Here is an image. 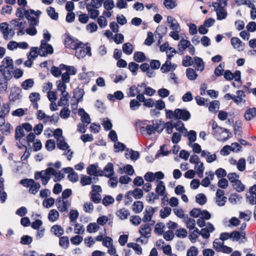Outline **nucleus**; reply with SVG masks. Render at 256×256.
I'll use <instances>...</instances> for the list:
<instances>
[{"label": "nucleus", "mask_w": 256, "mask_h": 256, "mask_svg": "<svg viewBox=\"0 0 256 256\" xmlns=\"http://www.w3.org/2000/svg\"><path fill=\"white\" fill-rule=\"evenodd\" d=\"M212 127L214 136L219 140L225 141L232 135L228 130L218 126L216 122L214 120L212 121Z\"/></svg>", "instance_id": "obj_1"}, {"label": "nucleus", "mask_w": 256, "mask_h": 256, "mask_svg": "<svg viewBox=\"0 0 256 256\" xmlns=\"http://www.w3.org/2000/svg\"><path fill=\"white\" fill-rule=\"evenodd\" d=\"M227 4V0H218L217 2L212 3V6L214 7L216 14L218 20H221L226 18L228 14L225 8Z\"/></svg>", "instance_id": "obj_2"}, {"label": "nucleus", "mask_w": 256, "mask_h": 256, "mask_svg": "<svg viewBox=\"0 0 256 256\" xmlns=\"http://www.w3.org/2000/svg\"><path fill=\"white\" fill-rule=\"evenodd\" d=\"M64 44L66 48L76 50L78 47H80L83 43L79 41L77 38L68 34L66 36Z\"/></svg>", "instance_id": "obj_3"}, {"label": "nucleus", "mask_w": 256, "mask_h": 256, "mask_svg": "<svg viewBox=\"0 0 256 256\" xmlns=\"http://www.w3.org/2000/svg\"><path fill=\"white\" fill-rule=\"evenodd\" d=\"M190 117V113L185 108H176L175 110V120H182L186 122L189 120Z\"/></svg>", "instance_id": "obj_4"}, {"label": "nucleus", "mask_w": 256, "mask_h": 256, "mask_svg": "<svg viewBox=\"0 0 256 256\" xmlns=\"http://www.w3.org/2000/svg\"><path fill=\"white\" fill-rule=\"evenodd\" d=\"M75 52V56L78 58L80 59L84 58L86 55L91 56V48L90 46H85L83 44L80 47L76 48Z\"/></svg>", "instance_id": "obj_5"}, {"label": "nucleus", "mask_w": 256, "mask_h": 256, "mask_svg": "<svg viewBox=\"0 0 256 256\" xmlns=\"http://www.w3.org/2000/svg\"><path fill=\"white\" fill-rule=\"evenodd\" d=\"M38 56L36 53V47H32L30 52L27 54L28 60L24 62V65L26 67L31 68L33 64V60Z\"/></svg>", "instance_id": "obj_6"}, {"label": "nucleus", "mask_w": 256, "mask_h": 256, "mask_svg": "<svg viewBox=\"0 0 256 256\" xmlns=\"http://www.w3.org/2000/svg\"><path fill=\"white\" fill-rule=\"evenodd\" d=\"M22 90L19 87L14 86L11 88L9 100L10 102H14L20 100L21 97Z\"/></svg>", "instance_id": "obj_7"}, {"label": "nucleus", "mask_w": 256, "mask_h": 256, "mask_svg": "<svg viewBox=\"0 0 256 256\" xmlns=\"http://www.w3.org/2000/svg\"><path fill=\"white\" fill-rule=\"evenodd\" d=\"M10 110V107L8 103H5L0 106V124L5 123V117L8 114Z\"/></svg>", "instance_id": "obj_8"}, {"label": "nucleus", "mask_w": 256, "mask_h": 256, "mask_svg": "<svg viewBox=\"0 0 256 256\" xmlns=\"http://www.w3.org/2000/svg\"><path fill=\"white\" fill-rule=\"evenodd\" d=\"M152 232L151 226L149 224H145L141 225L139 229V232L141 236L148 238L150 236Z\"/></svg>", "instance_id": "obj_9"}, {"label": "nucleus", "mask_w": 256, "mask_h": 256, "mask_svg": "<svg viewBox=\"0 0 256 256\" xmlns=\"http://www.w3.org/2000/svg\"><path fill=\"white\" fill-rule=\"evenodd\" d=\"M224 191L220 189H218L216 192V202L220 206H224L226 202L227 198L224 196Z\"/></svg>", "instance_id": "obj_10"}, {"label": "nucleus", "mask_w": 256, "mask_h": 256, "mask_svg": "<svg viewBox=\"0 0 256 256\" xmlns=\"http://www.w3.org/2000/svg\"><path fill=\"white\" fill-rule=\"evenodd\" d=\"M46 172L48 174L54 176V180L55 182L60 181L64 177V174L61 173L60 172H56L52 168H47Z\"/></svg>", "instance_id": "obj_11"}, {"label": "nucleus", "mask_w": 256, "mask_h": 256, "mask_svg": "<svg viewBox=\"0 0 256 256\" xmlns=\"http://www.w3.org/2000/svg\"><path fill=\"white\" fill-rule=\"evenodd\" d=\"M156 211V208L152 206L148 208V209L146 208L144 212V216L142 218V220L146 222H151L152 216Z\"/></svg>", "instance_id": "obj_12"}, {"label": "nucleus", "mask_w": 256, "mask_h": 256, "mask_svg": "<svg viewBox=\"0 0 256 256\" xmlns=\"http://www.w3.org/2000/svg\"><path fill=\"white\" fill-rule=\"evenodd\" d=\"M30 12L28 14V11L26 12V18L28 20L29 25L31 26H35L38 23V18L31 16V14H35V11L33 10L30 9Z\"/></svg>", "instance_id": "obj_13"}, {"label": "nucleus", "mask_w": 256, "mask_h": 256, "mask_svg": "<svg viewBox=\"0 0 256 256\" xmlns=\"http://www.w3.org/2000/svg\"><path fill=\"white\" fill-rule=\"evenodd\" d=\"M167 22L170 24V27L173 30L177 31L180 30V28L177 20L172 16L167 17Z\"/></svg>", "instance_id": "obj_14"}, {"label": "nucleus", "mask_w": 256, "mask_h": 256, "mask_svg": "<svg viewBox=\"0 0 256 256\" xmlns=\"http://www.w3.org/2000/svg\"><path fill=\"white\" fill-rule=\"evenodd\" d=\"M8 68H13V60L10 57L6 56L2 62V64L0 65V69Z\"/></svg>", "instance_id": "obj_15"}, {"label": "nucleus", "mask_w": 256, "mask_h": 256, "mask_svg": "<svg viewBox=\"0 0 256 256\" xmlns=\"http://www.w3.org/2000/svg\"><path fill=\"white\" fill-rule=\"evenodd\" d=\"M45 50H38L36 47V53L41 56H46L48 54H52L54 52V49L51 44L47 45V46L44 48Z\"/></svg>", "instance_id": "obj_16"}, {"label": "nucleus", "mask_w": 256, "mask_h": 256, "mask_svg": "<svg viewBox=\"0 0 256 256\" xmlns=\"http://www.w3.org/2000/svg\"><path fill=\"white\" fill-rule=\"evenodd\" d=\"M104 176L106 178H110L114 174V165L112 162H108L104 167Z\"/></svg>", "instance_id": "obj_17"}, {"label": "nucleus", "mask_w": 256, "mask_h": 256, "mask_svg": "<svg viewBox=\"0 0 256 256\" xmlns=\"http://www.w3.org/2000/svg\"><path fill=\"white\" fill-rule=\"evenodd\" d=\"M84 92V89L76 88L74 90V98L76 99L77 102H81L82 100Z\"/></svg>", "instance_id": "obj_18"}, {"label": "nucleus", "mask_w": 256, "mask_h": 256, "mask_svg": "<svg viewBox=\"0 0 256 256\" xmlns=\"http://www.w3.org/2000/svg\"><path fill=\"white\" fill-rule=\"evenodd\" d=\"M144 208L143 202L141 201H136L132 204V210L136 214L140 213Z\"/></svg>", "instance_id": "obj_19"}, {"label": "nucleus", "mask_w": 256, "mask_h": 256, "mask_svg": "<svg viewBox=\"0 0 256 256\" xmlns=\"http://www.w3.org/2000/svg\"><path fill=\"white\" fill-rule=\"evenodd\" d=\"M256 116V108H249L246 110L244 117L246 120H250L252 118Z\"/></svg>", "instance_id": "obj_20"}, {"label": "nucleus", "mask_w": 256, "mask_h": 256, "mask_svg": "<svg viewBox=\"0 0 256 256\" xmlns=\"http://www.w3.org/2000/svg\"><path fill=\"white\" fill-rule=\"evenodd\" d=\"M116 214L119 218L122 220L127 218L130 215V213L128 210L124 208L118 210Z\"/></svg>", "instance_id": "obj_21"}, {"label": "nucleus", "mask_w": 256, "mask_h": 256, "mask_svg": "<svg viewBox=\"0 0 256 256\" xmlns=\"http://www.w3.org/2000/svg\"><path fill=\"white\" fill-rule=\"evenodd\" d=\"M0 30L4 34V38L5 40H7L9 34L8 24L6 22H2L0 24Z\"/></svg>", "instance_id": "obj_22"}, {"label": "nucleus", "mask_w": 256, "mask_h": 256, "mask_svg": "<svg viewBox=\"0 0 256 256\" xmlns=\"http://www.w3.org/2000/svg\"><path fill=\"white\" fill-rule=\"evenodd\" d=\"M191 46L190 42L186 40H181L178 44V49L180 51H184Z\"/></svg>", "instance_id": "obj_23"}, {"label": "nucleus", "mask_w": 256, "mask_h": 256, "mask_svg": "<svg viewBox=\"0 0 256 256\" xmlns=\"http://www.w3.org/2000/svg\"><path fill=\"white\" fill-rule=\"evenodd\" d=\"M166 187L164 182L160 180L156 188V193L159 196H163L164 194Z\"/></svg>", "instance_id": "obj_24"}, {"label": "nucleus", "mask_w": 256, "mask_h": 256, "mask_svg": "<svg viewBox=\"0 0 256 256\" xmlns=\"http://www.w3.org/2000/svg\"><path fill=\"white\" fill-rule=\"evenodd\" d=\"M146 132L148 135H151L156 132V128L154 125L148 124L146 127L142 126L140 128V132L144 134V132Z\"/></svg>", "instance_id": "obj_25"}, {"label": "nucleus", "mask_w": 256, "mask_h": 256, "mask_svg": "<svg viewBox=\"0 0 256 256\" xmlns=\"http://www.w3.org/2000/svg\"><path fill=\"white\" fill-rule=\"evenodd\" d=\"M146 56L142 52H136L134 54V59L138 62H143L146 60Z\"/></svg>", "instance_id": "obj_26"}, {"label": "nucleus", "mask_w": 256, "mask_h": 256, "mask_svg": "<svg viewBox=\"0 0 256 256\" xmlns=\"http://www.w3.org/2000/svg\"><path fill=\"white\" fill-rule=\"evenodd\" d=\"M59 218V213L55 209L51 210L48 216V220L51 222H54L58 220Z\"/></svg>", "instance_id": "obj_27"}, {"label": "nucleus", "mask_w": 256, "mask_h": 256, "mask_svg": "<svg viewBox=\"0 0 256 256\" xmlns=\"http://www.w3.org/2000/svg\"><path fill=\"white\" fill-rule=\"evenodd\" d=\"M194 58V64L196 66V69L198 70L202 71L204 68V64L202 59L198 56H195Z\"/></svg>", "instance_id": "obj_28"}, {"label": "nucleus", "mask_w": 256, "mask_h": 256, "mask_svg": "<svg viewBox=\"0 0 256 256\" xmlns=\"http://www.w3.org/2000/svg\"><path fill=\"white\" fill-rule=\"evenodd\" d=\"M128 194H132L135 199H140L144 195L142 190L139 188H136L133 190L128 191Z\"/></svg>", "instance_id": "obj_29"}, {"label": "nucleus", "mask_w": 256, "mask_h": 256, "mask_svg": "<svg viewBox=\"0 0 256 256\" xmlns=\"http://www.w3.org/2000/svg\"><path fill=\"white\" fill-rule=\"evenodd\" d=\"M24 136V130L21 126H16L15 130L14 138L16 140H20L21 138Z\"/></svg>", "instance_id": "obj_30"}, {"label": "nucleus", "mask_w": 256, "mask_h": 256, "mask_svg": "<svg viewBox=\"0 0 256 256\" xmlns=\"http://www.w3.org/2000/svg\"><path fill=\"white\" fill-rule=\"evenodd\" d=\"M51 231L54 233V234L60 237L64 234V229L58 225H54L51 228Z\"/></svg>", "instance_id": "obj_31"}, {"label": "nucleus", "mask_w": 256, "mask_h": 256, "mask_svg": "<svg viewBox=\"0 0 256 256\" xmlns=\"http://www.w3.org/2000/svg\"><path fill=\"white\" fill-rule=\"evenodd\" d=\"M186 75L188 80H192L196 79L198 74L192 68H188L186 70Z\"/></svg>", "instance_id": "obj_32"}, {"label": "nucleus", "mask_w": 256, "mask_h": 256, "mask_svg": "<svg viewBox=\"0 0 256 256\" xmlns=\"http://www.w3.org/2000/svg\"><path fill=\"white\" fill-rule=\"evenodd\" d=\"M46 12L48 16L54 20H57L58 18V14L56 12L54 8L50 6L48 8Z\"/></svg>", "instance_id": "obj_33"}, {"label": "nucleus", "mask_w": 256, "mask_h": 256, "mask_svg": "<svg viewBox=\"0 0 256 256\" xmlns=\"http://www.w3.org/2000/svg\"><path fill=\"white\" fill-rule=\"evenodd\" d=\"M134 50L132 45L130 42H126L122 46V51L126 54L130 55L132 54Z\"/></svg>", "instance_id": "obj_34"}, {"label": "nucleus", "mask_w": 256, "mask_h": 256, "mask_svg": "<svg viewBox=\"0 0 256 256\" xmlns=\"http://www.w3.org/2000/svg\"><path fill=\"white\" fill-rule=\"evenodd\" d=\"M59 244L61 247L64 249L68 248L70 244L68 237L66 236L60 237V238Z\"/></svg>", "instance_id": "obj_35"}, {"label": "nucleus", "mask_w": 256, "mask_h": 256, "mask_svg": "<svg viewBox=\"0 0 256 256\" xmlns=\"http://www.w3.org/2000/svg\"><path fill=\"white\" fill-rule=\"evenodd\" d=\"M0 72L2 75L0 78L6 80H10L12 78L11 72L8 68L0 69Z\"/></svg>", "instance_id": "obj_36"}, {"label": "nucleus", "mask_w": 256, "mask_h": 256, "mask_svg": "<svg viewBox=\"0 0 256 256\" xmlns=\"http://www.w3.org/2000/svg\"><path fill=\"white\" fill-rule=\"evenodd\" d=\"M232 187L236 192H243L245 189V186L243 184L240 180H237L232 185Z\"/></svg>", "instance_id": "obj_37"}, {"label": "nucleus", "mask_w": 256, "mask_h": 256, "mask_svg": "<svg viewBox=\"0 0 256 256\" xmlns=\"http://www.w3.org/2000/svg\"><path fill=\"white\" fill-rule=\"evenodd\" d=\"M34 84V82L32 79H27L22 82L21 86L23 89L27 90L32 88Z\"/></svg>", "instance_id": "obj_38"}, {"label": "nucleus", "mask_w": 256, "mask_h": 256, "mask_svg": "<svg viewBox=\"0 0 256 256\" xmlns=\"http://www.w3.org/2000/svg\"><path fill=\"white\" fill-rule=\"evenodd\" d=\"M196 201L199 204L204 205L206 202V196L204 194H198L196 196Z\"/></svg>", "instance_id": "obj_39"}, {"label": "nucleus", "mask_w": 256, "mask_h": 256, "mask_svg": "<svg viewBox=\"0 0 256 256\" xmlns=\"http://www.w3.org/2000/svg\"><path fill=\"white\" fill-rule=\"evenodd\" d=\"M173 124H176V127H174V128H176V130L181 133H183L184 132H187V129L185 128L184 124L182 121L178 120L176 122H174Z\"/></svg>", "instance_id": "obj_40"}, {"label": "nucleus", "mask_w": 256, "mask_h": 256, "mask_svg": "<svg viewBox=\"0 0 256 256\" xmlns=\"http://www.w3.org/2000/svg\"><path fill=\"white\" fill-rule=\"evenodd\" d=\"M100 227L96 222L90 223L87 227V232L89 233H92L97 232Z\"/></svg>", "instance_id": "obj_41"}, {"label": "nucleus", "mask_w": 256, "mask_h": 256, "mask_svg": "<svg viewBox=\"0 0 256 256\" xmlns=\"http://www.w3.org/2000/svg\"><path fill=\"white\" fill-rule=\"evenodd\" d=\"M62 96H61L60 100L58 102V105L60 106L65 105L63 102H66L67 103L70 98L69 94L66 92L64 93H62Z\"/></svg>", "instance_id": "obj_42"}, {"label": "nucleus", "mask_w": 256, "mask_h": 256, "mask_svg": "<svg viewBox=\"0 0 256 256\" xmlns=\"http://www.w3.org/2000/svg\"><path fill=\"white\" fill-rule=\"evenodd\" d=\"M57 147L61 150H66L69 148V146L64 139L57 140Z\"/></svg>", "instance_id": "obj_43"}, {"label": "nucleus", "mask_w": 256, "mask_h": 256, "mask_svg": "<svg viewBox=\"0 0 256 256\" xmlns=\"http://www.w3.org/2000/svg\"><path fill=\"white\" fill-rule=\"evenodd\" d=\"M40 188V185L38 182L34 181V184L30 186L29 189V192L33 194H36Z\"/></svg>", "instance_id": "obj_44"}, {"label": "nucleus", "mask_w": 256, "mask_h": 256, "mask_svg": "<svg viewBox=\"0 0 256 256\" xmlns=\"http://www.w3.org/2000/svg\"><path fill=\"white\" fill-rule=\"evenodd\" d=\"M26 11H28V14L30 12V9L26 10L24 8H22V7L18 8L16 10V16L20 18H22L24 16H25V17L26 18Z\"/></svg>", "instance_id": "obj_45"}, {"label": "nucleus", "mask_w": 256, "mask_h": 256, "mask_svg": "<svg viewBox=\"0 0 256 256\" xmlns=\"http://www.w3.org/2000/svg\"><path fill=\"white\" fill-rule=\"evenodd\" d=\"M90 4H88L86 6V8L88 12L90 14V17L92 18L95 19L97 18L99 15V10H97L90 9Z\"/></svg>", "instance_id": "obj_46"}, {"label": "nucleus", "mask_w": 256, "mask_h": 256, "mask_svg": "<svg viewBox=\"0 0 256 256\" xmlns=\"http://www.w3.org/2000/svg\"><path fill=\"white\" fill-rule=\"evenodd\" d=\"M164 4L167 9H173L177 5L174 0H164Z\"/></svg>", "instance_id": "obj_47"}, {"label": "nucleus", "mask_w": 256, "mask_h": 256, "mask_svg": "<svg viewBox=\"0 0 256 256\" xmlns=\"http://www.w3.org/2000/svg\"><path fill=\"white\" fill-rule=\"evenodd\" d=\"M242 198V197L240 196L239 194H238L236 193H234V194H232L230 195L228 200L231 203L236 204L238 202H240Z\"/></svg>", "instance_id": "obj_48"}, {"label": "nucleus", "mask_w": 256, "mask_h": 256, "mask_svg": "<svg viewBox=\"0 0 256 256\" xmlns=\"http://www.w3.org/2000/svg\"><path fill=\"white\" fill-rule=\"evenodd\" d=\"M90 200L95 204H98L102 200L101 196L100 194L96 192H90Z\"/></svg>", "instance_id": "obj_49"}, {"label": "nucleus", "mask_w": 256, "mask_h": 256, "mask_svg": "<svg viewBox=\"0 0 256 256\" xmlns=\"http://www.w3.org/2000/svg\"><path fill=\"white\" fill-rule=\"evenodd\" d=\"M58 203L63 204V206L61 208L62 212H68V206L70 205V203L68 200H64L62 198L60 197L58 198Z\"/></svg>", "instance_id": "obj_50"}, {"label": "nucleus", "mask_w": 256, "mask_h": 256, "mask_svg": "<svg viewBox=\"0 0 256 256\" xmlns=\"http://www.w3.org/2000/svg\"><path fill=\"white\" fill-rule=\"evenodd\" d=\"M139 66L134 62H130L128 64V68L134 75H136L137 70H138Z\"/></svg>", "instance_id": "obj_51"}, {"label": "nucleus", "mask_w": 256, "mask_h": 256, "mask_svg": "<svg viewBox=\"0 0 256 256\" xmlns=\"http://www.w3.org/2000/svg\"><path fill=\"white\" fill-rule=\"evenodd\" d=\"M56 148V143L54 140H48L46 144V148L48 151H52Z\"/></svg>", "instance_id": "obj_52"}, {"label": "nucleus", "mask_w": 256, "mask_h": 256, "mask_svg": "<svg viewBox=\"0 0 256 256\" xmlns=\"http://www.w3.org/2000/svg\"><path fill=\"white\" fill-rule=\"evenodd\" d=\"M242 124L240 122H236L234 126V134L236 136H242L241 130Z\"/></svg>", "instance_id": "obj_53"}, {"label": "nucleus", "mask_w": 256, "mask_h": 256, "mask_svg": "<svg viewBox=\"0 0 256 256\" xmlns=\"http://www.w3.org/2000/svg\"><path fill=\"white\" fill-rule=\"evenodd\" d=\"M114 198L110 196H104L102 200V204L106 206L114 203Z\"/></svg>", "instance_id": "obj_54"}, {"label": "nucleus", "mask_w": 256, "mask_h": 256, "mask_svg": "<svg viewBox=\"0 0 256 256\" xmlns=\"http://www.w3.org/2000/svg\"><path fill=\"white\" fill-rule=\"evenodd\" d=\"M198 234H199V230L198 228H195L194 230L190 234L189 238L192 242H194L198 238Z\"/></svg>", "instance_id": "obj_55"}, {"label": "nucleus", "mask_w": 256, "mask_h": 256, "mask_svg": "<svg viewBox=\"0 0 256 256\" xmlns=\"http://www.w3.org/2000/svg\"><path fill=\"white\" fill-rule=\"evenodd\" d=\"M164 226L162 223L160 222L156 224L154 228V232L158 234L159 235H162L164 233Z\"/></svg>", "instance_id": "obj_56"}, {"label": "nucleus", "mask_w": 256, "mask_h": 256, "mask_svg": "<svg viewBox=\"0 0 256 256\" xmlns=\"http://www.w3.org/2000/svg\"><path fill=\"white\" fill-rule=\"evenodd\" d=\"M70 114V110L66 108H62L60 113V116L62 118H68Z\"/></svg>", "instance_id": "obj_57"}, {"label": "nucleus", "mask_w": 256, "mask_h": 256, "mask_svg": "<svg viewBox=\"0 0 256 256\" xmlns=\"http://www.w3.org/2000/svg\"><path fill=\"white\" fill-rule=\"evenodd\" d=\"M172 209L169 207H166L164 210H161L160 211V216L162 218H165L168 217L171 213Z\"/></svg>", "instance_id": "obj_58"}, {"label": "nucleus", "mask_w": 256, "mask_h": 256, "mask_svg": "<svg viewBox=\"0 0 256 256\" xmlns=\"http://www.w3.org/2000/svg\"><path fill=\"white\" fill-rule=\"evenodd\" d=\"M54 204V199L52 198H48L42 202V204L44 207L49 208L52 206Z\"/></svg>", "instance_id": "obj_59"}, {"label": "nucleus", "mask_w": 256, "mask_h": 256, "mask_svg": "<svg viewBox=\"0 0 256 256\" xmlns=\"http://www.w3.org/2000/svg\"><path fill=\"white\" fill-rule=\"evenodd\" d=\"M237 168L240 172L244 171L246 168V160L244 158H240L237 164Z\"/></svg>", "instance_id": "obj_60"}, {"label": "nucleus", "mask_w": 256, "mask_h": 256, "mask_svg": "<svg viewBox=\"0 0 256 256\" xmlns=\"http://www.w3.org/2000/svg\"><path fill=\"white\" fill-rule=\"evenodd\" d=\"M198 251L196 247L191 246L187 251L186 256H197Z\"/></svg>", "instance_id": "obj_61"}, {"label": "nucleus", "mask_w": 256, "mask_h": 256, "mask_svg": "<svg viewBox=\"0 0 256 256\" xmlns=\"http://www.w3.org/2000/svg\"><path fill=\"white\" fill-rule=\"evenodd\" d=\"M32 238L31 236L26 235L21 238L20 243L22 244L28 245L32 243Z\"/></svg>", "instance_id": "obj_62"}, {"label": "nucleus", "mask_w": 256, "mask_h": 256, "mask_svg": "<svg viewBox=\"0 0 256 256\" xmlns=\"http://www.w3.org/2000/svg\"><path fill=\"white\" fill-rule=\"evenodd\" d=\"M182 65L186 67L192 66L194 64L192 58L188 56H185V59H184L182 62Z\"/></svg>", "instance_id": "obj_63"}, {"label": "nucleus", "mask_w": 256, "mask_h": 256, "mask_svg": "<svg viewBox=\"0 0 256 256\" xmlns=\"http://www.w3.org/2000/svg\"><path fill=\"white\" fill-rule=\"evenodd\" d=\"M83 238L82 236L79 235H76L70 238V241L72 244L74 245H78L80 244L82 241Z\"/></svg>", "instance_id": "obj_64"}]
</instances>
